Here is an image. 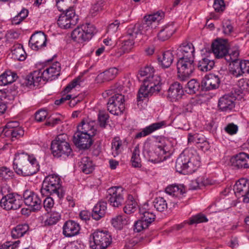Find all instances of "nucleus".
<instances>
[{
    "label": "nucleus",
    "instance_id": "nucleus-1",
    "mask_svg": "<svg viewBox=\"0 0 249 249\" xmlns=\"http://www.w3.org/2000/svg\"><path fill=\"white\" fill-rule=\"evenodd\" d=\"M154 68L147 66L141 69L139 75L141 77H145L142 80L143 85L138 91L137 100L138 101H143L144 98L151 96L155 92H158L161 89L160 77L155 74Z\"/></svg>",
    "mask_w": 249,
    "mask_h": 249
},
{
    "label": "nucleus",
    "instance_id": "nucleus-2",
    "mask_svg": "<svg viewBox=\"0 0 249 249\" xmlns=\"http://www.w3.org/2000/svg\"><path fill=\"white\" fill-rule=\"evenodd\" d=\"M13 168L18 174L30 176L39 171V165L33 155L22 153L16 155L13 161Z\"/></svg>",
    "mask_w": 249,
    "mask_h": 249
},
{
    "label": "nucleus",
    "instance_id": "nucleus-3",
    "mask_svg": "<svg viewBox=\"0 0 249 249\" xmlns=\"http://www.w3.org/2000/svg\"><path fill=\"white\" fill-rule=\"evenodd\" d=\"M200 165L199 157L195 151L185 150L176 162V171L183 174L194 173Z\"/></svg>",
    "mask_w": 249,
    "mask_h": 249
},
{
    "label": "nucleus",
    "instance_id": "nucleus-4",
    "mask_svg": "<svg viewBox=\"0 0 249 249\" xmlns=\"http://www.w3.org/2000/svg\"><path fill=\"white\" fill-rule=\"evenodd\" d=\"M40 192L44 196H53L60 199L62 198L65 193L60 177L55 174L46 177L43 181Z\"/></svg>",
    "mask_w": 249,
    "mask_h": 249
},
{
    "label": "nucleus",
    "instance_id": "nucleus-5",
    "mask_svg": "<svg viewBox=\"0 0 249 249\" xmlns=\"http://www.w3.org/2000/svg\"><path fill=\"white\" fill-rule=\"evenodd\" d=\"M66 135L60 134L52 142L51 150L54 157L65 159L71 154L72 149L70 144L66 141Z\"/></svg>",
    "mask_w": 249,
    "mask_h": 249
},
{
    "label": "nucleus",
    "instance_id": "nucleus-6",
    "mask_svg": "<svg viewBox=\"0 0 249 249\" xmlns=\"http://www.w3.org/2000/svg\"><path fill=\"white\" fill-rule=\"evenodd\" d=\"M111 243L112 237L108 231L97 230L90 237L89 244L92 249H106Z\"/></svg>",
    "mask_w": 249,
    "mask_h": 249
},
{
    "label": "nucleus",
    "instance_id": "nucleus-7",
    "mask_svg": "<svg viewBox=\"0 0 249 249\" xmlns=\"http://www.w3.org/2000/svg\"><path fill=\"white\" fill-rule=\"evenodd\" d=\"M178 76L181 81H186L195 70L194 59L180 57L177 63Z\"/></svg>",
    "mask_w": 249,
    "mask_h": 249
},
{
    "label": "nucleus",
    "instance_id": "nucleus-8",
    "mask_svg": "<svg viewBox=\"0 0 249 249\" xmlns=\"http://www.w3.org/2000/svg\"><path fill=\"white\" fill-rule=\"evenodd\" d=\"M62 11L63 13L60 15L57 20V24L60 28H70L77 24L78 18L72 7L70 6Z\"/></svg>",
    "mask_w": 249,
    "mask_h": 249
},
{
    "label": "nucleus",
    "instance_id": "nucleus-9",
    "mask_svg": "<svg viewBox=\"0 0 249 249\" xmlns=\"http://www.w3.org/2000/svg\"><path fill=\"white\" fill-rule=\"evenodd\" d=\"M95 27L90 24L78 27L71 33V37L74 41L80 42L90 39L95 32Z\"/></svg>",
    "mask_w": 249,
    "mask_h": 249
},
{
    "label": "nucleus",
    "instance_id": "nucleus-10",
    "mask_svg": "<svg viewBox=\"0 0 249 249\" xmlns=\"http://www.w3.org/2000/svg\"><path fill=\"white\" fill-rule=\"evenodd\" d=\"M107 110L114 115H120L124 110V96L122 94L115 93L108 99Z\"/></svg>",
    "mask_w": 249,
    "mask_h": 249
},
{
    "label": "nucleus",
    "instance_id": "nucleus-11",
    "mask_svg": "<svg viewBox=\"0 0 249 249\" xmlns=\"http://www.w3.org/2000/svg\"><path fill=\"white\" fill-rule=\"evenodd\" d=\"M123 192V188L120 186L112 187L107 190L106 198L111 206L118 208L124 204Z\"/></svg>",
    "mask_w": 249,
    "mask_h": 249
},
{
    "label": "nucleus",
    "instance_id": "nucleus-12",
    "mask_svg": "<svg viewBox=\"0 0 249 249\" xmlns=\"http://www.w3.org/2000/svg\"><path fill=\"white\" fill-rule=\"evenodd\" d=\"M164 16V13L161 11L145 16L144 18V21L141 24H139L142 34L146 33L147 31L155 28Z\"/></svg>",
    "mask_w": 249,
    "mask_h": 249
},
{
    "label": "nucleus",
    "instance_id": "nucleus-13",
    "mask_svg": "<svg viewBox=\"0 0 249 249\" xmlns=\"http://www.w3.org/2000/svg\"><path fill=\"white\" fill-rule=\"evenodd\" d=\"M233 191L236 196L239 198L243 197L244 203H249V180L242 178L236 181L233 186Z\"/></svg>",
    "mask_w": 249,
    "mask_h": 249
},
{
    "label": "nucleus",
    "instance_id": "nucleus-14",
    "mask_svg": "<svg viewBox=\"0 0 249 249\" xmlns=\"http://www.w3.org/2000/svg\"><path fill=\"white\" fill-rule=\"evenodd\" d=\"M24 202L33 212L39 211L42 208V200L39 196L33 192L26 190L23 194Z\"/></svg>",
    "mask_w": 249,
    "mask_h": 249
},
{
    "label": "nucleus",
    "instance_id": "nucleus-15",
    "mask_svg": "<svg viewBox=\"0 0 249 249\" xmlns=\"http://www.w3.org/2000/svg\"><path fill=\"white\" fill-rule=\"evenodd\" d=\"M93 136V134L92 132L90 134H86L76 132L73 136V142L78 148L87 149L92 144L91 137Z\"/></svg>",
    "mask_w": 249,
    "mask_h": 249
},
{
    "label": "nucleus",
    "instance_id": "nucleus-16",
    "mask_svg": "<svg viewBox=\"0 0 249 249\" xmlns=\"http://www.w3.org/2000/svg\"><path fill=\"white\" fill-rule=\"evenodd\" d=\"M230 73L233 77L238 78L244 73H249V61L239 60L230 64Z\"/></svg>",
    "mask_w": 249,
    "mask_h": 249
},
{
    "label": "nucleus",
    "instance_id": "nucleus-17",
    "mask_svg": "<svg viewBox=\"0 0 249 249\" xmlns=\"http://www.w3.org/2000/svg\"><path fill=\"white\" fill-rule=\"evenodd\" d=\"M235 97L233 94H226L219 98L217 108L222 112H230L235 106Z\"/></svg>",
    "mask_w": 249,
    "mask_h": 249
},
{
    "label": "nucleus",
    "instance_id": "nucleus-18",
    "mask_svg": "<svg viewBox=\"0 0 249 249\" xmlns=\"http://www.w3.org/2000/svg\"><path fill=\"white\" fill-rule=\"evenodd\" d=\"M46 41L45 34L41 31H39L32 35L29 44L33 50L37 51L46 46Z\"/></svg>",
    "mask_w": 249,
    "mask_h": 249
},
{
    "label": "nucleus",
    "instance_id": "nucleus-19",
    "mask_svg": "<svg viewBox=\"0 0 249 249\" xmlns=\"http://www.w3.org/2000/svg\"><path fill=\"white\" fill-rule=\"evenodd\" d=\"M60 63L56 62L44 70L43 72L40 71V77L41 79H42L44 81H52L57 78L60 75Z\"/></svg>",
    "mask_w": 249,
    "mask_h": 249
},
{
    "label": "nucleus",
    "instance_id": "nucleus-20",
    "mask_svg": "<svg viewBox=\"0 0 249 249\" xmlns=\"http://www.w3.org/2000/svg\"><path fill=\"white\" fill-rule=\"evenodd\" d=\"M220 83V79L218 75L210 74L204 77L201 83L202 89L208 91L218 88Z\"/></svg>",
    "mask_w": 249,
    "mask_h": 249
},
{
    "label": "nucleus",
    "instance_id": "nucleus-21",
    "mask_svg": "<svg viewBox=\"0 0 249 249\" xmlns=\"http://www.w3.org/2000/svg\"><path fill=\"white\" fill-rule=\"evenodd\" d=\"M211 47L213 53L217 58H223L228 52L227 42L222 39H215L212 43Z\"/></svg>",
    "mask_w": 249,
    "mask_h": 249
},
{
    "label": "nucleus",
    "instance_id": "nucleus-22",
    "mask_svg": "<svg viewBox=\"0 0 249 249\" xmlns=\"http://www.w3.org/2000/svg\"><path fill=\"white\" fill-rule=\"evenodd\" d=\"M184 91L182 85L178 82L171 84L168 90V97L172 102L180 99Z\"/></svg>",
    "mask_w": 249,
    "mask_h": 249
},
{
    "label": "nucleus",
    "instance_id": "nucleus-23",
    "mask_svg": "<svg viewBox=\"0 0 249 249\" xmlns=\"http://www.w3.org/2000/svg\"><path fill=\"white\" fill-rule=\"evenodd\" d=\"M233 166L238 168H249V155L244 152H241L232 158Z\"/></svg>",
    "mask_w": 249,
    "mask_h": 249
},
{
    "label": "nucleus",
    "instance_id": "nucleus-24",
    "mask_svg": "<svg viewBox=\"0 0 249 249\" xmlns=\"http://www.w3.org/2000/svg\"><path fill=\"white\" fill-rule=\"evenodd\" d=\"M118 73V70L115 68H110L99 74L96 78L97 83H102L114 79Z\"/></svg>",
    "mask_w": 249,
    "mask_h": 249
},
{
    "label": "nucleus",
    "instance_id": "nucleus-25",
    "mask_svg": "<svg viewBox=\"0 0 249 249\" xmlns=\"http://www.w3.org/2000/svg\"><path fill=\"white\" fill-rule=\"evenodd\" d=\"M165 126L166 123L165 121H160L153 123L144 128L141 132L138 133L135 138L136 139H139L142 137H145Z\"/></svg>",
    "mask_w": 249,
    "mask_h": 249
},
{
    "label": "nucleus",
    "instance_id": "nucleus-26",
    "mask_svg": "<svg viewBox=\"0 0 249 249\" xmlns=\"http://www.w3.org/2000/svg\"><path fill=\"white\" fill-rule=\"evenodd\" d=\"M79 230V224L72 220L66 221L63 227V234L66 237H72L77 234Z\"/></svg>",
    "mask_w": 249,
    "mask_h": 249
},
{
    "label": "nucleus",
    "instance_id": "nucleus-27",
    "mask_svg": "<svg viewBox=\"0 0 249 249\" xmlns=\"http://www.w3.org/2000/svg\"><path fill=\"white\" fill-rule=\"evenodd\" d=\"M208 53L207 55L202 56L197 63V68L199 71L203 72H207L211 71L214 66V62L211 59L210 54Z\"/></svg>",
    "mask_w": 249,
    "mask_h": 249
},
{
    "label": "nucleus",
    "instance_id": "nucleus-28",
    "mask_svg": "<svg viewBox=\"0 0 249 249\" xmlns=\"http://www.w3.org/2000/svg\"><path fill=\"white\" fill-rule=\"evenodd\" d=\"M107 209V204L104 201H100L93 207L92 213V217L99 220L105 216Z\"/></svg>",
    "mask_w": 249,
    "mask_h": 249
},
{
    "label": "nucleus",
    "instance_id": "nucleus-29",
    "mask_svg": "<svg viewBox=\"0 0 249 249\" xmlns=\"http://www.w3.org/2000/svg\"><path fill=\"white\" fill-rule=\"evenodd\" d=\"M175 28L172 24H167L162 27L157 35L159 40L164 41L168 39L175 33Z\"/></svg>",
    "mask_w": 249,
    "mask_h": 249
},
{
    "label": "nucleus",
    "instance_id": "nucleus-30",
    "mask_svg": "<svg viewBox=\"0 0 249 249\" xmlns=\"http://www.w3.org/2000/svg\"><path fill=\"white\" fill-rule=\"evenodd\" d=\"M178 53L179 52L183 54L181 57H186L187 58L194 59L195 57V48L192 43H188L185 44H182L177 50Z\"/></svg>",
    "mask_w": 249,
    "mask_h": 249
},
{
    "label": "nucleus",
    "instance_id": "nucleus-31",
    "mask_svg": "<svg viewBox=\"0 0 249 249\" xmlns=\"http://www.w3.org/2000/svg\"><path fill=\"white\" fill-rule=\"evenodd\" d=\"M40 70L36 71L27 75L25 78L24 83L28 87L38 86L41 81Z\"/></svg>",
    "mask_w": 249,
    "mask_h": 249
},
{
    "label": "nucleus",
    "instance_id": "nucleus-32",
    "mask_svg": "<svg viewBox=\"0 0 249 249\" xmlns=\"http://www.w3.org/2000/svg\"><path fill=\"white\" fill-rule=\"evenodd\" d=\"M94 122H88L83 120L80 124L77 126V132L86 134H90L92 132L94 136L96 131V130L94 128Z\"/></svg>",
    "mask_w": 249,
    "mask_h": 249
},
{
    "label": "nucleus",
    "instance_id": "nucleus-33",
    "mask_svg": "<svg viewBox=\"0 0 249 249\" xmlns=\"http://www.w3.org/2000/svg\"><path fill=\"white\" fill-rule=\"evenodd\" d=\"M81 171L86 174L91 173L94 169L92 160L88 157H83L79 163Z\"/></svg>",
    "mask_w": 249,
    "mask_h": 249
},
{
    "label": "nucleus",
    "instance_id": "nucleus-34",
    "mask_svg": "<svg viewBox=\"0 0 249 249\" xmlns=\"http://www.w3.org/2000/svg\"><path fill=\"white\" fill-rule=\"evenodd\" d=\"M167 149L165 146H158L155 150V154L157 155L158 158H152L149 160L154 162H159L166 160L169 155Z\"/></svg>",
    "mask_w": 249,
    "mask_h": 249
},
{
    "label": "nucleus",
    "instance_id": "nucleus-35",
    "mask_svg": "<svg viewBox=\"0 0 249 249\" xmlns=\"http://www.w3.org/2000/svg\"><path fill=\"white\" fill-rule=\"evenodd\" d=\"M165 192L173 196L179 197L185 193V191L182 186L172 184L166 188Z\"/></svg>",
    "mask_w": 249,
    "mask_h": 249
},
{
    "label": "nucleus",
    "instance_id": "nucleus-36",
    "mask_svg": "<svg viewBox=\"0 0 249 249\" xmlns=\"http://www.w3.org/2000/svg\"><path fill=\"white\" fill-rule=\"evenodd\" d=\"M17 74L10 71H6L0 75V85L5 86L14 82Z\"/></svg>",
    "mask_w": 249,
    "mask_h": 249
},
{
    "label": "nucleus",
    "instance_id": "nucleus-37",
    "mask_svg": "<svg viewBox=\"0 0 249 249\" xmlns=\"http://www.w3.org/2000/svg\"><path fill=\"white\" fill-rule=\"evenodd\" d=\"M123 150V142L119 137H114L111 142V151L114 157L118 156Z\"/></svg>",
    "mask_w": 249,
    "mask_h": 249
},
{
    "label": "nucleus",
    "instance_id": "nucleus-38",
    "mask_svg": "<svg viewBox=\"0 0 249 249\" xmlns=\"http://www.w3.org/2000/svg\"><path fill=\"white\" fill-rule=\"evenodd\" d=\"M142 35L139 24H136L134 25H130L127 27L124 36L134 41L137 37Z\"/></svg>",
    "mask_w": 249,
    "mask_h": 249
},
{
    "label": "nucleus",
    "instance_id": "nucleus-39",
    "mask_svg": "<svg viewBox=\"0 0 249 249\" xmlns=\"http://www.w3.org/2000/svg\"><path fill=\"white\" fill-rule=\"evenodd\" d=\"M29 227L26 224L18 225L11 231V236L14 239L22 237L29 230Z\"/></svg>",
    "mask_w": 249,
    "mask_h": 249
},
{
    "label": "nucleus",
    "instance_id": "nucleus-40",
    "mask_svg": "<svg viewBox=\"0 0 249 249\" xmlns=\"http://www.w3.org/2000/svg\"><path fill=\"white\" fill-rule=\"evenodd\" d=\"M174 56L170 51H167L162 54L161 58H159V61L161 62L162 66L164 68H168L173 63Z\"/></svg>",
    "mask_w": 249,
    "mask_h": 249
},
{
    "label": "nucleus",
    "instance_id": "nucleus-41",
    "mask_svg": "<svg viewBox=\"0 0 249 249\" xmlns=\"http://www.w3.org/2000/svg\"><path fill=\"white\" fill-rule=\"evenodd\" d=\"M9 196L10 197L11 208L14 210L20 208L23 203L22 196L14 193H9Z\"/></svg>",
    "mask_w": 249,
    "mask_h": 249
},
{
    "label": "nucleus",
    "instance_id": "nucleus-42",
    "mask_svg": "<svg viewBox=\"0 0 249 249\" xmlns=\"http://www.w3.org/2000/svg\"><path fill=\"white\" fill-rule=\"evenodd\" d=\"M6 189V187H3L1 188L0 192L3 196L0 201V206L3 209L8 211L12 210V209L11 208V205L10 202V197L9 194H4L5 192V190Z\"/></svg>",
    "mask_w": 249,
    "mask_h": 249
},
{
    "label": "nucleus",
    "instance_id": "nucleus-43",
    "mask_svg": "<svg viewBox=\"0 0 249 249\" xmlns=\"http://www.w3.org/2000/svg\"><path fill=\"white\" fill-rule=\"evenodd\" d=\"M199 83L195 79L190 80L185 87V91L188 93L195 94L199 90L200 88Z\"/></svg>",
    "mask_w": 249,
    "mask_h": 249
},
{
    "label": "nucleus",
    "instance_id": "nucleus-44",
    "mask_svg": "<svg viewBox=\"0 0 249 249\" xmlns=\"http://www.w3.org/2000/svg\"><path fill=\"white\" fill-rule=\"evenodd\" d=\"M239 55V50L237 48H232L230 51L226 53L224 58L228 62L233 63L234 61H238L239 60L238 59Z\"/></svg>",
    "mask_w": 249,
    "mask_h": 249
},
{
    "label": "nucleus",
    "instance_id": "nucleus-45",
    "mask_svg": "<svg viewBox=\"0 0 249 249\" xmlns=\"http://www.w3.org/2000/svg\"><path fill=\"white\" fill-rule=\"evenodd\" d=\"M61 218V214L59 212L52 211L49 217L44 221V225L50 226L56 224Z\"/></svg>",
    "mask_w": 249,
    "mask_h": 249
},
{
    "label": "nucleus",
    "instance_id": "nucleus-46",
    "mask_svg": "<svg viewBox=\"0 0 249 249\" xmlns=\"http://www.w3.org/2000/svg\"><path fill=\"white\" fill-rule=\"evenodd\" d=\"M2 134L7 137H10L12 139L19 138L24 135V130L21 127L16 128L14 130H4L2 131Z\"/></svg>",
    "mask_w": 249,
    "mask_h": 249
},
{
    "label": "nucleus",
    "instance_id": "nucleus-47",
    "mask_svg": "<svg viewBox=\"0 0 249 249\" xmlns=\"http://www.w3.org/2000/svg\"><path fill=\"white\" fill-rule=\"evenodd\" d=\"M154 208L159 212H163L167 208V203L165 199L162 197H158L153 201Z\"/></svg>",
    "mask_w": 249,
    "mask_h": 249
},
{
    "label": "nucleus",
    "instance_id": "nucleus-48",
    "mask_svg": "<svg viewBox=\"0 0 249 249\" xmlns=\"http://www.w3.org/2000/svg\"><path fill=\"white\" fill-rule=\"evenodd\" d=\"M123 37L121 49L123 53H128L132 50L135 42L133 39L126 37L124 36Z\"/></svg>",
    "mask_w": 249,
    "mask_h": 249
},
{
    "label": "nucleus",
    "instance_id": "nucleus-49",
    "mask_svg": "<svg viewBox=\"0 0 249 249\" xmlns=\"http://www.w3.org/2000/svg\"><path fill=\"white\" fill-rule=\"evenodd\" d=\"M140 214L141 215L140 218L148 226L155 219L156 215L150 211H143L140 210Z\"/></svg>",
    "mask_w": 249,
    "mask_h": 249
},
{
    "label": "nucleus",
    "instance_id": "nucleus-50",
    "mask_svg": "<svg viewBox=\"0 0 249 249\" xmlns=\"http://www.w3.org/2000/svg\"><path fill=\"white\" fill-rule=\"evenodd\" d=\"M111 223L114 228L121 230L124 225L127 224V220L122 215H118L112 219Z\"/></svg>",
    "mask_w": 249,
    "mask_h": 249
},
{
    "label": "nucleus",
    "instance_id": "nucleus-51",
    "mask_svg": "<svg viewBox=\"0 0 249 249\" xmlns=\"http://www.w3.org/2000/svg\"><path fill=\"white\" fill-rule=\"evenodd\" d=\"M12 55L14 59L19 61H23L26 58V53L22 46H18L12 51Z\"/></svg>",
    "mask_w": 249,
    "mask_h": 249
},
{
    "label": "nucleus",
    "instance_id": "nucleus-52",
    "mask_svg": "<svg viewBox=\"0 0 249 249\" xmlns=\"http://www.w3.org/2000/svg\"><path fill=\"white\" fill-rule=\"evenodd\" d=\"M140 152L139 147L136 146L133 150L131 160L132 166L134 167H140L141 166Z\"/></svg>",
    "mask_w": 249,
    "mask_h": 249
},
{
    "label": "nucleus",
    "instance_id": "nucleus-53",
    "mask_svg": "<svg viewBox=\"0 0 249 249\" xmlns=\"http://www.w3.org/2000/svg\"><path fill=\"white\" fill-rule=\"evenodd\" d=\"M105 1L104 0H97L92 5L90 9V13L92 16H95L97 14L103 10Z\"/></svg>",
    "mask_w": 249,
    "mask_h": 249
},
{
    "label": "nucleus",
    "instance_id": "nucleus-54",
    "mask_svg": "<svg viewBox=\"0 0 249 249\" xmlns=\"http://www.w3.org/2000/svg\"><path fill=\"white\" fill-rule=\"evenodd\" d=\"M137 206L135 200L129 199L126 201V204L124 208V212L127 214L133 213L137 210Z\"/></svg>",
    "mask_w": 249,
    "mask_h": 249
},
{
    "label": "nucleus",
    "instance_id": "nucleus-55",
    "mask_svg": "<svg viewBox=\"0 0 249 249\" xmlns=\"http://www.w3.org/2000/svg\"><path fill=\"white\" fill-rule=\"evenodd\" d=\"M208 219L206 216L202 213H198L195 215L192 216L188 223L189 225H193L194 224H197L202 222H206L208 221Z\"/></svg>",
    "mask_w": 249,
    "mask_h": 249
},
{
    "label": "nucleus",
    "instance_id": "nucleus-56",
    "mask_svg": "<svg viewBox=\"0 0 249 249\" xmlns=\"http://www.w3.org/2000/svg\"><path fill=\"white\" fill-rule=\"evenodd\" d=\"M109 118L107 113L105 111H100L98 115V121L100 127L105 128Z\"/></svg>",
    "mask_w": 249,
    "mask_h": 249
},
{
    "label": "nucleus",
    "instance_id": "nucleus-57",
    "mask_svg": "<svg viewBox=\"0 0 249 249\" xmlns=\"http://www.w3.org/2000/svg\"><path fill=\"white\" fill-rule=\"evenodd\" d=\"M205 184L204 179L202 177H200L191 181L190 187L192 190H196L201 186H204Z\"/></svg>",
    "mask_w": 249,
    "mask_h": 249
},
{
    "label": "nucleus",
    "instance_id": "nucleus-58",
    "mask_svg": "<svg viewBox=\"0 0 249 249\" xmlns=\"http://www.w3.org/2000/svg\"><path fill=\"white\" fill-rule=\"evenodd\" d=\"M13 176V172L6 167L0 169V178L2 179H7Z\"/></svg>",
    "mask_w": 249,
    "mask_h": 249
},
{
    "label": "nucleus",
    "instance_id": "nucleus-59",
    "mask_svg": "<svg viewBox=\"0 0 249 249\" xmlns=\"http://www.w3.org/2000/svg\"><path fill=\"white\" fill-rule=\"evenodd\" d=\"M223 30L224 34L230 35L233 31V27L231 21L229 20H225L223 22Z\"/></svg>",
    "mask_w": 249,
    "mask_h": 249
},
{
    "label": "nucleus",
    "instance_id": "nucleus-60",
    "mask_svg": "<svg viewBox=\"0 0 249 249\" xmlns=\"http://www.w3.org/2000/svg\"><path fill=\"white\" fill-rule=\"evenodd\" d=\"M56 6L60 11L64 9L61 8V6L64 5H67L69 7L71 6V4L74 3L76 2L77 0H55Z\"/></svg>",
    "mask_w": 249,
    "mask_h": 249
},
{
    "label": "nucleus",
    "instance_id": "nucleus-61",
    "mask_svg": "<svg viewBox=\"0 0 249 249\" xmlns=\"http://www.w3.org/2000/svg\"><path fill=\"white\" fill-rule=\"evenodd\" d=\"M238 87L242 91H249V79L242 78L237 83Z\"/></svg>",
    "mask_w": 249,
    "mask_h": 249
},
{
    "label": "nucleus",
    "instance_id": "nucleus-62",
    "mask_svg": "<svg viewBox=\"0 0 249 249\" xmlns=\"http://www.w3.org/2000/svg\"><path fill=\"white\" fill-rule=\"evenodd\" d=\"M148 226H148L140 218L135 222L134 226V231L136 232H139L142 230L146 229Z\"/></svg>",
    "mask_w": 249,
    "mask_h": 249
},
{
    "label": "nucleus",
    "instance_id": "nucleus-63",
    "mask_svg": "<svg viewBox=\"0 0 249 249\" xmlns=\"http://www.w3.org/2000/svg\"><path fill=\"white\" fill-rule=\"evenodd\" d=\"M19 241H17L15 242H6L0 247V249H18Z\"/></svg>",
    "mask_w": 249,
    "mask_h": 249
},
{
    "label": "nucleus",
    "instance_id": "nucleus-64",
    "mask_svg": "<svg viewBox=\"0 0 249 249\" xmlns=\"http://www.w3.org/2000/svg\"><path fill=\"white\" fill-rule=\"evenodd\" d=\"M47 114L48 113L45 110L40 109L36 113L35 120L38 122H42L46 119Z\"/></svg>",
    "mask_w": 249,
    "mask_h": 249
}]
</instances>
